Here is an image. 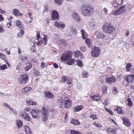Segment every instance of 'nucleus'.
Listing matches in <instances>:
<instances>
[{
    "mask_svg": "<svg viewBox=\"0 0 134 134\" xmlns=\"http://www.w3.org/2000/svg\"><path fill=\"white\" fill-rule=\"evenodd\" d=\"M55 3L59 5H60L62 3V0H54Z\"/></svg>",
    "mask_w": 134,
    "mask_h": 134,
    "instance_id": "nucleus-37",
    "label": "nucleus"
},
{
    "mask_svg": "<svg viewBox=\"0 0 134 134\" xmlns=\"http://www.w3.org/2000/svg\"><path fill=\"white\" fill-rule=\"evenodd\" d=\"M125 79L128 81H129L130 83H132L134 82V75H130L127 77H125Z\"/></svg>",
    "mask_w": 134,
    "mask_h": 134,
    "instance_id": "nucleus-11",
    "label": "nucleus"
},
{
    "mask_svg": "<svg viewBox=\"0 0 134 134\" xmlns=\"http://www.w3.org/2000/svg\"><path fill=\"white\" fill-rule=\"evenodd\" d=\"M26 102L28 105H33V101H32V100H30L29 99H27L26 100Z\"/></svg>",
    "mask_w": 134,
    "mask_h": 134,
    "instance_id": "nucleus-41",
    "label": "nucleus"
},
{
    "mask_svg": "<svg viewBox=\"0 0 134 134\" xmlns=\"http://www.w3.org/2000/svg\"><path fill=\"white\" fill-rule=\"evenodd\" d=\"M72 56L71 52L68 51L66 53H64L62 55L61 57V61H67V63L69 65H71L74 63L75 59H72L70 58Z\"/></svg>",
    "mask_w": 134,
    "mask_h": 134,
    "instance_id": "nucleus-2",
    "label": "nucleus"
},
{
    "mask_svg": "<svg viewBox=\"0 0 134 134\" xmlns=\"http://www.w3.org/2000/svg\"><path fill=\"white\" fill-rule=\"evenodd\" d=\"M31 114L34 118H36L39 114L42 113L43 114L42 120L46 121L48 119V115H47V111L46 108H42L41 111L35 109H32L31 111Z\"/></svg>",
    "mask_w": 134,
    "mask_h": 134,
    "instance_id": "nucleus-1",
    "label": "nucleus"
},
{
    "mask_svg": "<svg viewBox=\"0 0 134 134\" xmlns=\"http://www.w3.org/2000/svg\"><path fill=\"white\" fill-rule=\"evenodd\" d=\"M45 64L44 62H42L41 63V67L43 68L45 67Z\"/></svg>",
    "mask_w": 134,
    "mask_h": 134,
    "instance_id": "nucleus-63",
    "label": "nucleus"
},
{
    "mask_svg": "<svg viewBox=\"0 0 134 134\" xmlns=\"http://www.w3.org/2000/svg\"><path fill=\"white\" fill-rule=\"evenodd\" d=\"M24 33V30L22 29H21L20 30V33H19L17 34V37H22Z\"/></svg>",
    "mask_w": 134,
    "mask_h": 134,
    "instance_id": "nucleus-25",
    "label": "nucleus"
},
{
    "mask_svg": "<svg viewBox=\"0 0 134 134\" xmlns=\"http://www.w3.org/2000/svg\"><path fill=\"white\" fill-rule=\"evenodd\" d=\"M67 76H66L63 75L62 80L63 82H65L66 80Z\"/></svg>",
    "mask_w": 134,
    "mask_h": 134,
    "instance_id": "nucleus-47",
    "label": "nucleus"
},
{
    "mask_svg": "<svg viewBox=\"0 0 134 134\" xmlns=\"http://www.w3.org/2000/svg\"><path fill=\"white\" fill-rule=\"evenodd\" d=\"M3 105L8 108H9V107H10V105L6 103H4L3 104Z\"/></svg>",
    "mask_w": 134,
    "mask_h": 134,
    "instance_id": "nucleus-64",
    "label": "nucleus"
},
{
    "mask_svg": "<svg viewBox=\"0 0 134 134\" xmlns=\"http://www.w3.org/2000/svg\"><path fill=\"white\" fill-rule=\"evenodd\" d=\"M52 18L53 20H55L59 19V15L58 12L56 10L53 11L51 13Z\"/></svg>",
    "mask_w": 134,
    "mask_h": 134,
    "instance_id": "nucleus-9",
    "label": "nucleus"
},
{
    "mask_svg": "<svg viewBox=\"0 0 134 134\" xmlns=\"http://www.w3.org/2000/svg\"><path fill=\"white\" fill-rule=\"evenodd\" d=\"M5 31V30L2 28V26L0 25V32L1 33H3Z\"/></svg>",
    "mask_w": 134,
    "mask_h": 134,
    "instance_id": "nucleus-55",
    "label": "nucleus"
},
{
    "mask_svg": "<svg viewBox=\"0 0 134 134\" xmlns=\"http://www.w3.org/2000/svg\"><path fill=\"white\" fill-rule=\"evenodd\" d=\"M122 0H115V1L120 5L122 3Z\"/></svg>",
    "mask_w": 134,
    "mask_h": 134,
    "instance_id": "nucleus-48",
    "label": "nucleus"
},
{
    "mask_svg": "<svg viewBox=\"0 0 134 134\" xmlns=\"http://www.w3.org/2000/svg\"><path fill=\"white\" fill-rule=\"evenodd\" d=\"M54 25L57 28L60 29L61 30L63 29L65 26L64 24H62L58 22L57 21L55 22Z\"/></svg>",
    "mask_w": 134,
    "mask_h": 134,
    "instance_id": "nucleus-12",
    "label": "nucleus"
},
{
    "mask_svg": "<svg viewBox=\"0 0 134 134\" xmlns=\"http://www.w3.org/2000/svg\"><path fill=\"white\" fill-rule=\"evenodd\" d=\"M125 6L124 5L122 6L119 8L118 10L115 12H113V14L115 15H117L124 12L125 10Z\"/></svg>",
    "mask_w": 134,
    "mask_h": 134,
    "instance_id": "nucleus-8",
    "label": "nucleus"
},
{
    "mask_svg": "<svg viewBox=\"0 0 134 134\" xmlns=\"http://www.w3.org/2000/svg\"><path fill=\"white\" fill-rule=\"evenodd\" d=\"M71 31L74 35H76L77 34V31L74 29L71 26L70 28Z\"/></svg>",
    "mask_w": 134,
    "mask_h": 134,
    "instance_id": "nucleus-33",
    "label": "nucleus"
},
{
    "mask_svg": "<svg viewBox=\"0 0 134 134\" xmlns=\"http://www.w3.org/2000/svg\"><path fill=\"white\" fill-rule=\"evenodd\" d=\"M28 75L26 74H22L19 76V78L18 79V81L20 83L25 84L28 81Z\"/></svg>",
    "mask_w": 134,
    "mask_h": 134,
    "instance_id": "nucleus-6",
    "label": "nucleus"
},
{
    "mask_svg": "<svg viewBox=\"0 0 134 134\" xmlns=\"http://www.w3.org/2000/svg\"><path fill=\"white\" fill-rule=\"evenodd\" d=\"M76 54L77 55H82V54L81 52L80 51H77L76 52Z\"/></svg>",
    "mask_w": 134,
    "mask_h": 134,
    "instance_id": "nucleus-56",
    "label": "nucleus"
},
{
    "mask_svg": "<svg viewBox=\"0 0 134 134\" xmlns=\"http://www.w3.org/2000/svg\"><path fill=\"white\" fill-rule=\"evenodd\" d=\"M90 117L92 118L94 120L97 119V116L96 115H92L90 116Z\"/></svg>",
    "mask_w": 134,
    "mask_h": 134,
    "instance_id": "nucleus-49",
    "label": "nucleus"
},
{
    "mask_svg": "<svg viewBox=\"0 0 134 134\" xmlns=\"http://www.w3.org/2000/svg\"><path fill=\"white\" fill-rule=\"evenodd\" d=\"M24 127L26 134H32L30 128L27 125H25Z\"/></svg>",
    "mask_w": 134,
    "mask_h": 134,
    "instance_id": "nucleus-17",
    "label": "nucleus"
},
{
    "mask_svg": "<svg viewBox=\"0 0 134 134\" xmlns=\"http://www.w3.org/2000/svg\"><path fill=\"white\" fill-rule=\"evenodd\" d=\"M85 42L89 48H91L92 47L91 40L89 38H87L85 40Z\"/></svg>",
    "mask_w": 134,
    "mask_h": 134,
    "instance_id": "nucleus-24",
    "label": "nucleus"
},
{
    "mask_svg": "<svg viewBox=\"0 0 134 134\" xmlns=\"http://www.w3.org/2000/svg\"><path fill=\"white\" fill-rule=\"evenodd\" d=\"M103 11L104 12L105 14H107V13L108 10L107 9L105 8H104L103 9Z\"/></svg>",
    "mask_w": 134,
    "mask_h": 134,
    "instance_id": "nucleus-59",
    "label": "nucleus"
},
{
    "mask_svg": "<svg viewBox=\"0 0 134 134\" xmlns=\"http://www.w3.org/2000/svg\"><path fill=\"white\" fill-rule=\"evenodd\" d=\"M64 101H63L61 97H60L58 99V104L60 108H62L64 104Z\"/></svg>",
    "mask_w": 134,
    "mask_h": 134,
    "instance_id": "nucleus-13",
    "label": "nucleus"
},
{
    "mask_svg": "<svg viewBox=\"0 0 134 134\" xmlns=\"http://www.w3.org/2000/svg\"><path fill=\"white\" fill-rule=\"evenodd\" d=\"M20 15H21V16L23 15V14H21L18 10V12L17 13V14H16L15 16H18Z\"/></svg>",
    "mask_w": 134,
    "mask_h": 134,
    "instance_id": "nucleus-58",
    "label": "nucleus"
},
{
    "mask_svg": "<svg viewBox=\"0 0 134 134\" xmlns=\"http://www.w3.org/2000/svg\"><path fill=\"white\" fill-rule=\"evenodd\" d=\"M123 120V124L125 125H126L127 126H130V123L129 122V120L126 118L124 119L123 118H122Z\"/></svg>",
    "mask_w": 134,
    "mask_h": 134,
    "instance_id": "nucleus-21",
    "label": "nucleus"
},
{
    "mask_svg": "<svg viewBox=\"0 0 134 134\" xmlns=\"http://www.w3.org/2000/svg\"><path fill=\"white\" fill-rule=\"evenodd\" d=\"M81 9L82 10L81 14L85 16L92 15L94 12V9L89 5H83Z\"/></svg>",
    "mask_w": 134,
    "mask_h": 134,
    "instance_id": "nucleus-3",
    "label": "nucleus"
},
{
    "mask_svg": "<svg viewBox=\"0 0 134 134\" xmlns=\"http://www.w3.org/2000/svg\"><path fill=\"white\" fill-rule=\"evenodd\" d=\"M47 108L49 111L53 113H55L57 111V110L54 108L53 107L49 106Z\"/></svg>",
    "mask_w": 134,
    "mask_h": 134,
    "instance_id": "nucleus-20",
    "label": "nucleus"
},
{
    "mask_svg": "<svg viewBox=\"0 0 134 134\" xmlns=\"http://www.w3.org/2000/svg\"><path fill=\"white\" fill-rule=\"evenodd\" d=\"M42 43V41H38L37 42V44L39 46H40V45Z\"/></svg>",
    "mask_w": 134,
    "mask_h": 134,
    "instance_id": "nucleus-61",
    "label": "nucleus"
},
{
    "mask_svg": "<svg viewBox=\"0 0 134 134\" xmlns=\"http://www.w3.org/2000/svg\"><path fill=\"white\" fill-rule=\"evenodd\" d=\"M16 24L17 26V27L19 28H22L23 27V25L21 24V23L20 22V21L18 20H17L16 22Z\"/></svg>",
    "mask_w": 134,
    "mask_h": 134,
    "instance_id": "nucleus-34",
    "label": "nucleus"
},
{
    "mask_svg": "<svg viewBox=\"0 0 134 134\" xmlns=\"http://www.w3.org/2000/svg\"><path fill=\"white\" fill-rule=\"evenodd\" d=\"M0 68V70H3L6 69L7 68V67L6 65L5 64H4L2 66H1Z\"/></svg>",
    "mask_w": 134,
    "mask_h": 134,
    "instance_id": "nucleus-45",
    "label": "nucleus"
},
{
    "mask_svg": "<svg viewBox=\"0 0 134 134\" xmlns=\"http://www.w3.org/2000/svg\"><path fill=\"white\" fill-rule=\"evenodd\" d=\"M81 32L82 35V38L83 39H86L87 37L86 35V33H85L84 30H81Z\"/></svg>",
    "mask_w": 134,
    "mask_h": 134,
    "instance_id": "nucleus-32",
    "label": "nucleus"
},
{
    "mask_svg": "<svg viewBox=\"0 0 134 134\" xmlns=\"http://www.w3.org/2000/svg\"><path fill=\"white\" fill-rule=\"evenodd\" d=\"M5 55L0 52V57L2 59H4L5 57Z\"/></svg>",
    "mask_w": 134,
    "mask_h": 134,
    "instance_id": "nucleus-53",
    "label": "nucleus"
},
{
    "mask_svg": "<svg viewBox=\"0 0 134 134\" xmlns=\"http://www.w3.org/2000/svg\"><path fill=\"white\" fill-rule=\"evenodd\" d=\"M102 28L105 33L109 34L112 33L115 28L110 23H105L103 25Z\"/></svg>",
    "mask_w": 134,
    "mask_h": 134,
    "instance_id": "nucleus-4",
    "label": "nucleus"
},
{
    "mask_svg": "<svg viewBox=\"0 0 134 134\" xmlns=\"http://www.w3.org/2000/svg\"><path fill=\"white\" fill-rule=\"evenodd\" d=\"M132 65L130 63H127L126 65V71L127 72L130 71V68L131 66Z\"/></svg>",
    "mask_w": 134,
    "mask_h": 134,
    "instance_id": "nucleus-30",
    "label": "nucleus"
},
{
    "mask_svg": "<svg viewBox=\"0 0 134 134\" xmlns=\"http://www.w3.org/2000/svg\"><path fill=\"white\" fill-rule=\"evenodd\" d=\"M33 73L35 76H38L40 74V72L38 70L35 69H33Z\"/></svg>",
    "mask_w": 134,
    "mask_h": 134,
    "instance_id": "nucleus-40",
    "label": "nucleus"
},
{
    "mask_svg": "<svg viewBox=\"0 0 134 134\" xmlns=\"http://www.w3.org/2000/svg\"><path fill=\"white\" fill-rule=\"evenodd\" d=\"M19 59L22 62H24L27 59V57L24 55H21L19 57Z\"/></svg>",
    "mask_w": 134,
    "mask_h": 134,
    "instance_id": "nucleus-19",
    "label": "nucleus"
},
{
    "mask_svg": "<svg viewBox=\"0 0 134 134\" xmlns=\"http://www.w3.org/2000/svg\"><path fill=\"white\" fill-rule=\"evenodd\" d=\"M21 115L23 116L26 120L27 121H30V118L28 114L26 113H24L23 114H21Z\"/></svg>",
    "mask_w": 134,
    "mask_h": 134,
    "instance_id": "nucleus-14",
    "label": "nucleus"
},
{
    "mask_svg": "<svg viewBox=\"0 0 134 134\" xmlns=\"http://www.w3.org/2000/svg\"><path fill=\"white\" fill-rule=\"evenodd\" d=\"M114 111H117L118 114H123L124 113V111L122 110L121 107H118L115 109Z\"/></svg>",
    "mask_w": 134,
    "mask_h": 134,
    "instance_id": "nucleus-15",
    "label": "nucleus"
},
{
    "mask_svg": "<svg viewBox=\"0 0 134 134\" xmlns=\"http://www.w3.org/2000/svg\"><path fill=\"white\" fill-rule=\"evenodd\" d=\"M45 97L48 98H53V95L49 92H45L44 93Z\"/></svg>",
    "mask_w": 134,
    "mask_h": 134,
    "instance_id": "nucleus-18",
    "label": "nucleus"
},
{
    "mask_svg": "<svg viewBox=\"0 0 134 134\" xmlns=\"http://www.w3.org/2000/svg\"><path fill=\"white\" fill-rule=\"evenodd\" d=\"M18 10L17 9H15L14 11V12H13V14L14 15H15L16 14H17V13L18 12Z\"/></svg>",
    "mask_w": 134,
    "mask_h": 134,
    "instance_id": "nucleus-60",
    "label": "nucleus"
},
{
    "mask_svg": "<svg viewBox=\"0 0 134 134\" xmlns=\"http://www.w3.org/2000/svg\"><path fill=\"white\" fill-rule=\"evenodd\" d=\"M124 79H125V80L123 81V84H124L125 86H126L128 85L130 82H129V81H127V80L126 79H125V77H124Z\"/></svg>",
    "mask_w": 134,
    "mask_h": 134,
    "instance_id": "nucleus-43",
    "label": "nucleus"
},
{
    "mask_svg": "<svg viewBox=\"0 0 134 134\" xmlns=\"http://www.w3.org/2000/svg\"><path fill=\"white\" fill-rule=\"evenodd\" d=\"M82 76L83 77H87L88 76V74L87 72L84 71L82 74Z\"/></svg>",
    "mask_w": 134,
    "mask_h": 134,
    "instance_id": "nucleus-44",
    "label": "nucleus"
},
{
    "mask_svg": "<svg viewBox=\"0 0 134 134\" xmlns=\"http://www.w3.org/2000/svg\"><path fill=\"white\" fill-rule=\"evenodd\" d=\"M70 122L74 126H76L80 124L77 120L74 119L72 118L70 119Z\"/></svg>",
    "mask_w": 134,
    "mask_h": 134,
    "instance_id": "nucleus-16",
    "label": "nucleus"
},
{
    "mask_svg": "<svg viewBox=\"0 0 134 134\" xmlns=\"http://www.w3.org/2000/svg\"><path fill=\"white\" fill-rule=\"evenodd\" d=\"M31 89L30 87H26L22 89V91L24 93H26L28 92H29Z\"/></svg>",
    "mask_w": 134,
    "mask_h": 134,
    "instance_id": "nucleus-26",
    "label": "nucleus"
},
{
    "mask_svg": "<svg viewBox=\"0 0 134 134\" xmlns=\"http://www.w3.org/2000/svg\"><path fill=\"white\" fill-rule=\"evenodd\" d=\"M80 49L82 52H84L86 50V48L85 46H82L80 47Z\"/></svg>",
    "mask_w": 134,
    "mask_h": 134,
    "instance_id": "nucleus-46",
    "label": "nucleus"
},
{
    "mask_svg": "<svg viewBox=\"0 0 134 134\" xmlns=\"http://www.w3.org/2000/svg\"><path fill=\"white\" fill-rule=\"evenodd\" d=\"M107 132L108 133H112L113 132V129L111 128H109L107 130Z\"/></svg>",
    "mask_w": 134,
    "mask_h": 134,
    "instance_id": "nucleus-52",
    "label": "nucleus"
},
{
    "mask_svg": "<svg viewBox=\"0 0 134 134\" xmlns=\"http://www.w3.org/2000/svg\"><path fill=\"white\" fill-rule=\"evenodd\" d=\"M77 65L80 67L83 66V64L82 63V61L80 60H77L76 62Z\"/></svg>",
    "mask_w": 134,
    "mask_h": 134,
    "instance_id": "nucleus-29",
    "label": "nucleus"
},
{
    "mask_svg": "<svg viewBox=\"0 0 134 134\" xmlns=\"http://www.w3.org/2000/svg\"><path fill=\"white\" fill-rule=\"evenodd\" d=\"M46 36H44V37L43 38V40L42 41V43H43L44 45L47 44V40L46 37Z\"/></svg>",
    "mask_w": 134,
    "mask_h": 134,
    "instance_id": "nucleus-38",
    "label": "nucleus"
},
{
    "mask_svg": "<svg viewBox=\"0 0 134 134\" xmlns=\"http://www.w3.org/2000/svg\"><path fill=\"white\" fill-rule=\"evenodd\" d=\"M48 7L47 6H46L44 7L43 10V12L45 11H46L48 10Z\"/></svg>",
    "mask_w": 134,
    "mask_h": 134,
    "instance_id": "nucleus-57",
    "label": "nucleus"
},
{
    "mask_svg": "<svg viewBox=\"0 0 134 134\" xmlns=\"http://www.w3.org/2000/svg\"><path fill=\"white\" fill-rule=\"evenodd\" d=\"M106 81L108 83L111 84L115 82L116 79L114 76L108 77L106 78Z\"/></svg>",
    "mask_w": 134,
    "mask_h": 134,
    "instance_id": "nucleus-10",
    "label": "nucleus"
},
{
    "mask_svg": "<svg viewBox=\"0 0 134 134\" xmlns=\"http://www.w3.org/2000/svg\"><path fill=\"white\" fill-rule=\"evenodd\" d=\"M105 35L102 33H99L97 35V37L98 39H103L104 38Z\"/></svg>",
    "mask_w": 134,
    "mask_h": 134,
    "instance_id": "nucleus-28",
    "label": "nucleus"
},
{
    "mask_svg": "<svg viewBox=\"0 0 134 134\" xmlns=\"http://www.w3.org/2000/svg\"><path fill=\"white\" fill-rule=\"evenodd\" d=\"M0 13L2 14H4L5 12L4 10H2L1 8H0Z\"/></svg>",
    "mask_w": 134,
    "mask_h": 134,
    "instance_id": "nucleus-62",
    "label": "nucleus"
},
{
    "mask_svg": "<svg viewBox=\"0 0 134 134\" xmlns=\"http://www.w3.org/2000/svg\"><path fill=\"white\" fill-rule=\"evenodd\" d=\"M92 98L95 100L96 101H98L100 98V97L98 96L94 95L92 97Z\"/></svg>",
    "mask_w": 134,
    "mask_h": 134,
    "instance_id": "nucleus-35",
    "label": "nucleus"
},
{
    "mask_svg": "<svg viewBox=\"0 0 134 134\" xmlns=\"http://www.w3.org/2000/svg\"><path fill=\"white\" fill-rule=\"evenodd\" d=\"M16 124L18 126V128L20 129L22 126L23 123L22 121L20 120H16Z\"/></svg>",
    "mask_w": 134,
    "mask_h": 134,
    "instance_id": "nucleus-23",
    "label": "nucleus"
},
{
    "mask_svg": "<svg viewBox=\"0 0 134 134\" xmlns=\"http://www.w3.org/2000/svg\"><path fill=\"white\" fill-rule=\"evenodd\" d=\"M32 64L30 63H27L26 64V68L27 71L31 68Z\"/></svg>",
    "mask_w": 134,
    "mask_h": 134,
    "instance_id": "nucleus-31",
    "label": "nucleus"
},
{
    "mask_svg": "<svg viewBox=\"0 0 134 134\" xmlns=\"http://www.w3.org/2000/svg\"><path fill=\"white\" fill-rule=\"evenodd\" d=\"M82 108V106L80 105L78 106L77 107H75L73 109L74 111L75 112H77L81 110Z\"/></svg>",
    "mask_w": 134,
    "mask_h": 134,
    "instance_id": "nucleus-27",
    "label": "nucleus"
},
{
    "mask_svg": "<svg viewBox=\"0 0 134 134\" xmlns=\"http://www.w3.org/2000/svg\"><path fill=\"white\" fill-rule=\"evenodd\" d=\"M105 110L107 111L108 112H109V113L111 115H113V112L110 109H109L107 108H105Z\"/></svg>",
    "mask_w": 134,
    "mask_h": 134,
    "instance_id": "nucleus-50",
    "label": "nucleus"
},
{
    "mask_svg": "<svg viewBox=\"0 0 134 134\" xmlns=\"http://www.w3.org/2000/svg\"><path fill=\"white\" fill-rule=\"evenodd\" d=\"M36 36L37 38V40H39V38L40 37V34L39 33V31L38 30H36Z\"/></svg>",
    "mask_w": 134,
    "mask_h": 134,
    "instance_id": "nucleus-51",
    "label": "nucleus"
},
{
    "mask_svg": "<svg viewBox=\"0 0 134 134\" xmlns=\"http://www.w3.org/2000/svg\"><path fill=\"white\" fill-rule=\"evenodd\" d=\"M70 132L72 134H81V133L78 131L71 130L70 131Z\"/></svg>",
    "mask_w": 134,
    "mask_h": 134,
    "instance_id": "nucleus-36",
    "label": "nucleus"
},
{
    "mask_svg": "<svg viewBox=\"0 0 134 134\" xmlns=\"http://www.w3.org/2000/svg\"><path fill=\"white\" fill-rule=\"evenodd\" d=\"M73 18L76 21H80V19L77 14L74 13L73 14Z\"/></svg>",
    "mask_w": 134,
    "mask_h": 134,
    "instance_id": "nucleus-22",
    "label": "nucleus"
},
{
    "mask_svg": "<svg viewBox=\"0 0 134 134\" xmlns=\"http://www.w3.org/2000/svg\"><path fill=\"white\" fill-rule=\"evenodd\" d=\"M113 93L115 94H116L118 93L117 88L115 87H113Z\"/></svg>",
    "mask_w": 134,
    "mask_h": 134,
    "instance_id": "nucleus-42",
    "label": "nucleus"
},
{
    "mask_svg": "<svg viewBox=\"0 0 134 134\" xmlns=\"http://www.w3.org/2000/svg\"><path fill=\"white\" fill-rule=\"evenodd\" d=\"M101 51L100 48L94 46L92 49L91 55L94 57H97L100 55Z\"/></svg>",
    "mask_w": 134,
    "mask_h": 134,
    "instance_id": "nucleus-5",
    "label": "nucleus"
},
{
    "mask_svg": "<svg viewBox=\"0 0 134 134\" xmlns=\"http://www.w3.org/2000/svg\"><path fill=\"white\" fill-rule=\"evenodd\" d=\"M127 102L128 103L127 105L129 107H131L132 105V103L131 101V99L130 98H128Z\"/></svg>",
    "mask_w": 134,
    "mask_h": 134,
    "instance_id": "nucleus-39",
    "label": "nucleus"
},
{
    "mask_svg": "<svg viewBox=\"0 0 134 134\" xmlns=\"http://www.w3.org/2000/svg\"><path fill=\"white\" fill-rule=\"evenodd\" d=\"M113 5L114 7H117L118 5H119L117 3L115 2V1L114 2H113Z\"/></svg>",
    "mask_w": 134,
    "mask_h": 134,
    "instance_id": "nucleus-54",
    "label": "nucleus"
},
{
    "mask_svg": "<svg viewBox=\"0 0 134 134\" xmlns=\"http://www.w3.org/2000/svg\"><path fill=\"white\" fill-rule=\"evenodd\" d=\"M63 100L64 101V104L65 108L68 109L71 106V101L69 99L68 97H65Z\"/></svg>",
    "mask_w": 134,
    "mask_h": 134,
    "instance_id": "nucleus-7",
    "label": "nucleus"
}]
</instances>
